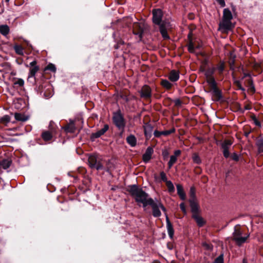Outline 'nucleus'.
Listing matches in <instances>:
<instances>
[{"label": "nucleus", "mask_w": 263, "mask_h": 263, "mask_svg": "<svg viewBox=\"0 0 263 263\" xmlns=\"http://www.w3.org/2000/svg\"><path fill=\"white\" fill-rule=\"evenodd\" d=\"M128 191L131 196L135 199L138 204H142L143 207L145 208L150 203L149 200L153 199L149 197V195L137 185L129 186Z\"/></svg>", "instance_id": "f257e3e1"}, {"label": "nucleus", "mask_w": 263, "mask_h": 263, "mask_svg": "<svg viewBox=\"0 0 263 263\" xmlns=\"http://www.w3.org/2000/svg\"><path fill=\"white\" fill-rule=\"evenodd\" d=\"M163 12L160 9H154L153 10V22L159 27L160 32L164 39L170 38L166 29V23L162 21Z\"/></svg>", "instance_id": "f03ea898"}, {"label": "nucleus", "mask_w": 263, "mask_h": 263, "mask_svg": "<svg viewBox=\"0 0 263 263\" xmlns=\"http://www.w3.org/2000/svg\"><path fill=\"white\" fill-rule=\"evenodd\" d=\"M250 234H243V232L240 225L237 224L234 228V232L231 239L235 241L237 246H241L246 242Z\"/></svg>", "instance_id": "7ed1b4c3"}, {"label": "nucleus", "mask_w": 263, "mask_h": 263, "mask_svg": "<svg viewBox=\"0 0 263 263\" xmlns=\"http://www.w3.org/2000/svg\"><path fill=\"white\" fill-rule=\"evenodd\" d=\"M103 159L97 154H92L88 157V163L91 168H95L97 171L104 169Z\"/></svg>", "instance_id": "20e7f679"}, {"label": "nucleus", "mask_w": 263, "mask_h": 263, "mask_svg": "<svg viewBox=\"0 0 263 263\" xmlns=\"http://www.w3.org/2000/svg\"><path fill=\"white\" fill-rule=\"evenodd\" d=\"M233 18L232 14L228 8H225L223 11L222 22L220 24V27L226 30L232 29L231 20Z\"/></svg>", "instance_id": "39448f33"}, {"label": "nucleus", "mask_w": 263, "mask_h": 263, "mask_svg": "<svg viewBox=\"0 0 263 263\" xmlns=\"http://www.w3.org/2000/svg\"><path fill=\"white\" fill-rule=\"evenodd\" d=\"M112 121L119 130H124L126 125V121L120 109L113 113Z\"/></svg>", "instance_id": "423d86ee"}, {"label": "nucleus", "mask_w": 263, "mask_h": 263, "mask_svg": "<svg viewBox=\"0 0 263 263\" xmlns=\"http://www.w3.org/2000/svg\"><path fill=\"white\" fill-rule=\"evenodd\" d=\"M150 203L148 204L151 205L152 209L153 216L155 217H159L161 216V213L160 210L161 209L164 212L166 211V208L164 206L162 203L157 199H156V202L154 199L149 200Z\"/></svg>", "instance_id": "0eeeda50"}, {"label": "nucleus", "mask_w": 263, "mask_h": 263, "mask_svg": "<svg viewBox=\"0 0 263 263\" xmlns=\"http://www.w3.org/2000/svg\"><path fill=\"white\" fill-rule=\"evenodd\" d=\"M133 32L134 34L137 36L139 41H141L143 37V34L144 31V24L141 23L136 22L133 24Z\"/></svg>", "instance_id": "6e6552de"}, {"label": "nucleus", "mask_w": 263, "mask_h": 263, "mask_svg": "<svg viewBox=\"0 0 263 263\" xmlns=\"http://www.w3.org/2000/svg\"><path fill=\"white\" fill-rule=\"evenodd\" d=\"M233 142L231 140L226 139L221 143V148L223 149V154L225 158H227L230 156L229 148L231 147Z\"/></svg>", "instance_id": "1a4fd4ad"}, {"label": "nucleus", "mask_w": 263, "mask_h": 263, "mask_svg": "<svg viewBox=\"0 0 263 263\" xmlns=\"http://www.w3.org/2000/svg\"><path fill=\"white\" fill-rule=\"evenodd\" d=\"M140 97L145 99L150 98L152 96L151 88L147 85H144L139 91Z\"/></svg>", "instance_id": "9d476101"}, {"label": "nucleus", "mask_w": 263, "mask_h": 263, "mask_svg": "<svg viewBox=\"0 0 263 263\" xmlns=\"http://www.w3.org/2000/svg\"><path fill=\"white\" fill-rule=\"evenodd\" d=\"M109 129V126L107 124L104 125L103 128L97 131L95 133H92L91 135V139L94 140L96 138L100 137L102 135H104Z\"/></svg>", "instance_id": "9b49d317"}, {"label": "nucleus", "mask_w": 263, "mask_h": 263, "mask_svg": "<svg viewBox=\"0 0 263 263\" xmlns=\"http://www.w3.org/2000/svg\"><path fill=\"white\" fill-rule=\"evenodd\" d=\"M154 152L153 148L150 146L148 147L145 153L142 156L143 161L145 163L148 162L152 158V155Z\"/></svg>", "instance_id": "f8f14e48"}, {"label": "nucleus", "mask_w": 263, "mask_h": 263, "mask_svg": "<svg viewBox=\"0 0 263 263\" xmlns=\"http://www.w3.org/2000/svg\"><path fill=\"white\" fill-rule=\"evenodd\" d=\"M190 206L191 207V212L193 214H198L199 211V205L197 202V199H189Z\"/></svg>", "instance_id": "ddd939ff"}, {"label": "nucleus", "mask_w": 263, "mask_h": 263, "mask_svg": "<svg viewBox=\"0 0 263 263\" xmlns=\"http://www.w3.org/2000/svg\"><path fill=\"white\" fill-rule=\"evenodd\" d=\"M211 93L215 101H219L222 97L221 91L218 89L217 86L211 88Z\"/></svg>", "instance_id": "4468645a"}, {"label": "nucleus", "mask_w": 263, "mask_h": 263, "mask_svg": "<svg viewBox=\"0 0 263 263\" xmlns=\"http://www.w3.org/2000/svg\"><path fill=\"white\" fill-rule=\"evenodd\" d=\"M144 135L147 139L151 138L153 130V126L149 123H146L144 126Z\"/></svg>", "instance_id": "2eb2a0df"}, {"label": "nucleus", "mask_w": 263, "mask_h": 263, "mask_svg": "<svg viewBox=\"0 0 263 263\" xmlns=\"http://www.w3.org/2000/svg\"><path fill=\"white\" fill-rule=\"evenodd\" d=\"M103 162L105 163V165L104 166V169L103 170L108 173L109 174H111V171L115 168V165L114 163L109 159L107 160H105L103 159Z\"/></svg>", "instance_id": "dca6fc26"}, {"label": "nucleus", "mask_w": 263, "mask_h": 263, "mask_svg": "<svg viewBox=\"0 0 263 263\" xmlns=\"http://www.w3.org/2000/svg\"><path fill=\"white\" fill-rule=\"evenodd\" d=\"M175 132V129L174 128H173L170 130L162 132L155 130L154 132V135L155 137L158 138L160 137L161 135H164L165 136H168L172 133H174Z\"/></svg>", "instance_id": "f3484780"}, {"label": "nucleus", "mask_w": 263, "mask_h": 263, "mask_svg": "<svg viewBox=\"0 0 263 263\" xmlns=\"http://www.w3.org/2000/svg\"><path fill=\"white\" fill-rule=\"evenodd\" d=\"M12 164V161L9 159H3L0 161V174L2 173V168L6 170L9 168Z\"/></svg>", "instance_id": "a211bd4d"}, {"label": "nucleus", "mask_w": 263, "mask_h": 263, "mask_svg": "<svg viewBox=\"0 0 263 263\" xmlns=\"http://www.w3.org/2000/svg\"><path fill=\"white\" fill-rule=\"evenodd\" d=\"M166 228L167 230V233L169 237L171 238H173L174 233V231L173 229V227L167 215H166Z\"/></svg>", "instance_id": "6ab92c4d"}, {"label": "nucleus", "mask_w": 263, "mask_h": 263, "mask_svg": "<svg viewBox=\"0 0 263 263\" xmlns=\"http://www.w3.org/2000/svg\"><path fill=\"white\" fill-rule=\"evenodd\" d=\"M168 78L171 81L173 82H176L179 79V71L175 70H172L170 72Z\"/></svg>", "instance_id": "aec40b11"}, {"label": "nucleus", "mask_w": 263, "mask_h": 263, "mask_svg": "<svg viewBox=\"0 0 263 263\" xmlns=\"http://www.w3.org/2000/svg\"><path fill=\"white\" fill-rule=\"evenodd\" d=\"M177 194L179 196L180 199L182 200H184L185 199V194L184 192L182 186L178 184L176 185Z\"/></svg>", "instance_id": "412c9836"}, {"label": "nucleus", "mask_w": 263, "mask_h": 263, "mask_svg": "<svg viewBox=\"0 0 263 263\" xmlns=\"http://www.w3.org/2000/svg\"><path fill=\"white\" fill-rule=\"evenodd\" d=\"M127 143L132 147H134L137 144V139L133 135H130L126 138Z\"/></svg>", "instance_id": "4be33fe9"}, {"label": "nucleus", "mask_w": 263, "mask_h": 263, "mask_svg": "<svg viewBox=\"0 0 263 263\" xmlns=\"http://www.w3.org/2000/svg\"><path fill=\"white\" fill-rule=\"evenodd\" d=\"M64 129L66 132L73 133L76 130V126L74 123L73 121L70 122L68 125H67L65 127Z\"/></svg>", "instance_id": "5701e85b"}, {"label": "nucleus", "mask_w": 263, "mask_h": 263, "mask_svg": "<svg viewBox=\"0 0 263 263\" xmlns=\"http://www.w3.org/2000/svg\"><path fill=\"white\" fill-rule=\"evenodd\" d=\"M192 217L195 220L199 227H201L203 226L204 221L201 217L198 215V214H193Z\"/></svg>", "instance_id": "b1692460"}, {"label": "nucleus", "mask_w": 263, "mask_h": 263, "mask_svg": "<svg viewBox=\"0 0 263 263\" xmlns=\"http://www.w3.org/2000/svg\"><path fill=\"white\" fill-rule=\"evenodd\" d=\"M41 137L44 141H47L51 140L52 134L49 131H45L42 133Z\"/></svg>", "instance_id": "393cba45"}, {"label": "nucleus", "mask_w": 263, "mask_h": 263, "mask_svg": "<svg viewBox=\"0 0 263 263\" xmlns=\"http://www.w3.org/2000/svg\"><path fill=\"white\" fill-rule=\"evenodd\" d=\"M9 28L7 25H3L0 26V33L4 36H6L9 33Z\"/></svg>", "instance_id": "a878e982"}, {"label": "nucleus", "mask_w": 263, "mask_h": 263, "mask_svg": "<svg viewBox=\"0 0 263 263\" xmlns=\"http://www.w3.org/2000/svg\"><path fill=\"white\" fill-rule=\"evenodd\" d=\"M15 119L20 121L25 122L28 120V117L20 113H15Z\"/></svg>", "instance_id": "bb28decb"}, {"label": "nucleus", "mask_w": 263, "mask_h": 263, "mask_svg": "<svg viewBox=\"0 0 263 263\" xmlns=\"http://www.w3.org/2000/svg\"><path fill=\"white\" fill-rule=\"evenodd\" d=\"M161 84L164 88H166V89H170L173 86V84L166 79L162 80Z\"/></svg>", "instance_id": "cd10ccee"}, {"label": "nucleus", "mask_w": 263, "mask_h": 263, "mask_svg": "<svg viewBox=\"0 0 263 263\" xmlns=\"http://www.w3.org/2000/svg\"><path fill=\"white\" fill-rule=\"evenodd\" d=\"M39 67L38 66L31 67L29 70L28 77L30 78L35 77L36 73L39 71Z\"/></svg>", "instance_id": "c85d7f7f"}, {"label": "nucleus", "mask_w": 263, "mask_h": 263, "mask_svg": "<svg viewBox=\"0 0 263 263\" xmlns=\"http://www.w3.org/2000/svg\"><path fill=\"white\" fill-rule=\"evenodd\" d=\"M206 82L210 85L211 88L217 86V84L214 77L207 78Z\"/></svg>", "instance_id": "c756f323"}, {"label": "nucleus", "mask_w": 263, "mask_h": 263, "mask_svg": "<svg viewBox=\"0 0 263 263\" xmlns=\"http://www.w3.org/2000/svg\"><path fill=\"white\" fill-rule=\"evenodd\" d=\"M189 44L187 46V49L189 52L194 53H195V47L192 40H189Z\"/></svg>", "instance_id": "7c9ffc66"}, {"label": "nucleus", "mask_w": 263, "mask_h": 263, "mask_svg": "<svg viewBox=\"0 0 263 263\" xmlns=\"http://www.w3.org/2000/svg\"><path fill=\"white\" fill-rule=\"evenodd\" d=\"M177 158L176 157V156L172 155L170 157V160L169 162H168V169H170L173 166L174 164L177 161Z\"/></svg>", "instance_id": "2f4dec72"}, {"label": "nucleus", "mask_w": 263, "mask_h": 263, "mask_svg": "<svg viewBox=\"0 0 263 263\" xmlns=\"http://www.w3.org/2000/svg\"><path fill=\"white\" fill-rule=\"evenodd\" d=\"M166 185L167 187L168 191L170 193H174L175 192L174 186L171 181H167Z\"/></svg>", "instance_id": "473e14b6"}, {"label": "nucleus", "mask_w": 263, "mask_h": 263, "mask_svg": "<svg viewBox=\"0 0 263 263\" xmlns=\"http://www.w3.org/2000/svg\"><path fill=\"white\" fill-rule=\"evenodd\" d=\"M256 145L258 147L259 152L263 153V139H258L256 141Z\"/></svg>", "instance_id": "72a5a7b5"}, {"label": "nucleus", "mask_w": 263, "mask_h": 263, "mask_svg": "<svg viewBox=\"0 0 263 263\" xmlns=\"http://www.w3.org/2000/svg\"><path fill=\"white\" fill-rule=\"evenodd\" d=\"M14 49L15 52L19 55H23L24 53L23 48L21 45H15L14 46Z\"/></svg>", "instance_id": "f704fd0d"}, {"label": "nucleus", "mask_w": 263, "mask_h": 263, "mask_svg": "<svg viewBox=\"0 0 263 263\" xmlns=\"http://www.w3.org/2000/svg\"><path fill=\"white\" fill-rule=\"evenodd\" d=\"M215 68H209L205 72V76L206 78H210V77H213V75L214 73Z\"/></svg>", "instance_id": "c9c22d12"}, {"label": "nucleus", "mask_w": 263, "mask_h": 263, "mask_svg": "<svg viewBox=\"0 0 263 263\" xmlns=\"http://www.w3.org/2000/svg\"><path fill=\"white\" fill-rule=\"evenodd\" d=\"M13 84L18 85L19 86H23L24 85V81L21 78H14Z\"/></svg>", "instance_id": "e433bc0d"}, {"label": "nucleus", "mask_w": 263, "mask_h": 263, "mask_svg": "<svg viewBox=\"0 0 263 263\" xmlns=\"http://www.w3.org/2000/svg\"><path fill=\"white\" fill-rule=\"evenodd\" d=\"M192 159L194 163L196 164H200L201 162V160L198 156V155L196 153H194L193 155Z\"/></svg>", "instance_id": "4c0bfd02"}, {"label": "nucleus", "mask_w": 263, "mask_h": 263, "mask_svg": "<svg viewBox=\"0 0 263 263\" xmlns=\"http://www.w3.org/2000/svg\"><path fill=\"white\" fill-rule=\"evenodd\" d=\"M2 123L7 124L10 121V117L9 115H5L0 119Z\"/></svg>", "instance_id": "58836bf2"}, {"label": "nucleus", "mask_w": 263, "mask_h": 263, "mask_svg": "<svg viewBox=\"0 0 263 263\" xmlns=\"http://www.w3.org/2000/svg\"><path fill=\"white\" fill-rule=\"evenodd\" d=\"M190 197L189 199H193V200L197 199L196 195H195V190L193 187H192L190 189Z\"/></svg>", "instance_id": "ea45409f"}, {"label": "nucleus", "mask_w": 263, "mask_h": 263, "mask_svg": "<svg viewBox=\"0 0 263 263\" xmlns=\"http://www.w3.org/2000/svg\"><path fill=\"white\" fill-rule=\"evenodd\" d=\"M216 69L219 71V73H222L224 69V62H221L219 65H217Z\"/></svg>", "instance_id": "a19ab883"}, {"label": "nucleus", "mask_w": 263, "mask_h": 263, "mask_svg": "<svg viewBox=\"0 0 263 263\" xmlns=\"http://www.w3.org/2000/svg\"><path fill=\"white\" fill-rule=\"evenodd\" d=\"M46 69L49 70L52 72H55L56 71V67L54 65L52 64H49L46 67Z\"/></svg>", "instance_id": "79ce46f5"}, {"label": "nucleus", "mask_w": 263, "mask_h": 263, "mask_svg": "<svg viewBox=\"0 0 263 263\" xmlns=\"http://www.w3.org/2000/svg\"><path fill=\"white\" fill-rule=\"evenodd\" d=\"M160 175L161 179L163 181L166 183L167 181H169V180H167V177H166V174L164 172H161L160 174Z\"/></svg>", "instance_id": "37998d69"}, {"label": "nucleus", "mask_w": 263, "mask_h": 263, "mask_svg": "<svg viewBox=\"0 0 263 263\" xmlns=\"http://www.w3.org/2000/svg\"><path fill=\"white\" fill-rule=\"evenodd\" d=\"M214 263H223V255H220L218 257H217L215 260Z\"/></svg>", "instance_id": "c03bdc74"}, {"label": "nucleus", "mask_w": 263, "mask_h": 263, "mask_svg": "<svg viewBox=\"0 0 263 263\" xmlns=\"http://www.w3.org/2000/svg\"><path fill=\"white\" fill-rule=\"evenodd\" d=\"M169 152L167 149H164L162 151V155L164 158V160H166L167 159L169 156Z\"/></svg>", "instance_id": "a18cd8bd"}, {"label": "nucleus", "mask_w": 263, "mask_h": 263, "mask_svg": "<svg viewBox=\"0 0 263 263\" xmlns=\"http://www.w3.org/2000/svg\"><path fill=\"white\" fill-rule=\"evenodd\" d=\"M252 120L254 122V123L257 126L260 127L261 126V123L257 119L256 117L255 116H253L252 117Z\"/></svg>", "instance_id": "49530a36"}, {"label": "nucleus", "mask_w": 263, "mask_h": 263, "mask_svg": "<svg viewBox=\"0 0 263 263\" xmlns=\"http://www.w3.org/2000/svg\"><path fill=\"white\" fill-rule=\"evenodd\" d=\"M180 208L181 211L184 214H186V210L185 209V204L184 202H182L180 204Z\"/></svg>", "instance_id": "de8ad7c7"}, {"label": "nucleus", "mask_w": 263, "mask_h": 263, "mask_svg": "<svg viewBox=\"0 0 263 263\" xmlns=\"http://www.w3.org/2000/svg\"><path fill=\"white\" fill-rule=\"evenodd\" d=\"M216 2L220 5L221 7H223L226 6L224 0H216Z\"/></svg>", "instance_id": "09e8293b"}, {"label": "nucleus", "mask_w": 263, "mask_h": 263, "mask_svg": "<svg viewBox=\"0 0 263 263\" xmlns=\"http://www.w3.org/2000/svg\"><path fill=\"white\" fill-rule=\"evenodd\" d=\"M174 103L176 106H180L181 105V101L180 99H177L174 101Z\"/></svg>", "instance_id": "8fccbe9b"}, {"label": "nucleus", "mask_w": 263, "mask_h": 263, "mask_svg": "<svg viewBox=\"0 0 263 263\" xmlns=\"http://www.w3.org/2000/svg\"><path fill=\"white\" fill-rule=\"evenodd\" d=\"M232 157V159L235 161H238L239 160V156L236 153H234Z\"/></svg>", "instance_id": "3c124183"}, {"label": "nucleus", "mask_w": 263, "mask_h": 263, "mask_svg": "<svg viewBox=\"0 0 263 263\" xmlns=\"http://www.w3.org/2000/svg\"><path fill=\"white\" fill-rule=\"evenodd\" d=\"M181 152L180 150H176L174 152V155L173 156H176V157H177V156H179L181 154Z\"/></svg>", "instance_id": "603ef678"}, {"label": "nucleus", "mask_w": 263, "mask_h": 263, "mask_svg": "<svg viewBox=\"0 0 263 263\" xmlns=\"http://www.w3.org/2000/svg\"><path fill=\"white\" fill-rule=\"evenodd\" d=\"M30 66L33 67L34 66H37L36 65V61L35 60L33 61L30 63Z\"/></svg>", "instance_id": "864d4df0"}, {"label": "nucleus", "mask_w": 263, "mask_h": 263, "mask_svg": "<svg viewBox=\"0 0 263 263\" xmlns=\"http://www.w3.org/2000/svg\"><path fill=\"white\" fill-rule=\"evenodd\" d=\"M250 86H251V89H252V90L254 92L255 89V87L254 86H253V82L252 80H250Z\"/></svg>", "instance_id": "5fc2aeb1"}, {"label": "nucleus", "mask_w": 263, "mask_h": 263, "mask_svg": "<svg viewBox=\"0 0 263 263\" xmlns=\"http://www.w3.org/2000/svg\"><path fill=\"white\" fill-rule=\"evenodd\" d=\"M192 35H193L192 32L191 31H190L189 32V33L188 34V35H187L188 39L189 40H192Z\"/></svg>", "instance_id": "6e6d98bb"}, {"label": "nucleus", "mask_w": 263, "mask_h": 263, "mask_svg": "<svg viewBox=\"0 0 263 263\" xmlns=\"http://www.w3.org/2000/svg\"><path fill=\"white\" fill-rule=\"evenodd\" d=\"M238 88L242 91H245V89L244 88H243L241 85L240 84H238Z\"/></svg>", "instance_id": "4d7b16f0"}, {"label": "nucleus", "mask_w": 263, "mask_h": 263, "mask_svg": "<svg viewBox=\"0 0 263 263\" xmlns=\"http://www.w3.org/2000/svg\"><path fill=\"white\" fill-rule=\"evenodd\" d=\"M245 109L246 110H250L251 109V107L249 105H246L245 107Z\"/></svg>", "instance_id": "13d9d810"}, {"label": "nucleus", "mask_w": 263, "mask_h": 263, "mask_svg": "<svg viewBox=\"0 0 263 263\" xmlns=\"http://www.w3.org/2000/svg\"><path fill=\"white\" fill-rule=\"evenodd\" d=\"M234 58H235V57H233V59L232 61V62L230 63V64H234Z\"/></svg>", "instance_id": "bf43d9fd"}, {"label": "nucleus", "mask_w": 263, "mask_h": 263, "mask_svg": "<svg viewBox=\"0 0 263 263\" xmlns=\"http://www.w3.org/2000/svg\"><path fill=\"white\" fill-rule=\"evenodd\" d=\"M199 48H200V46H199V45H198V46H197L195 47V49H199Z\"/></svg>", "instance_id": "052dcab7"}, {"label": "nucleus", "mask_w": 263, "mask_h": 263, "mask_svg": "<svg viewBox=\"0 0 263 263\" xmlns=\"http://www.w3.org/2000/svg\"><path fill=\"white\" fill-rule=\"evenodd\" d=\"M10 0H5V2L7 3H9Z\"/></svg>", "instance_id": "680f3d73"}, {"label": "nucleus", "mask_w": 263, "mask_h": 263, "mask_svg": "<svg viewBox=\"0 0 263 263\" xmlns=\"http://www.w3.org/2000/svg\"><path fill=\"white\" fill-rule=\"evenodd\" d=\"M242 263H247V262L245 260V259H243Z\"/></svg>", "instance_id": "e2e57ef3"}]
</instances>
